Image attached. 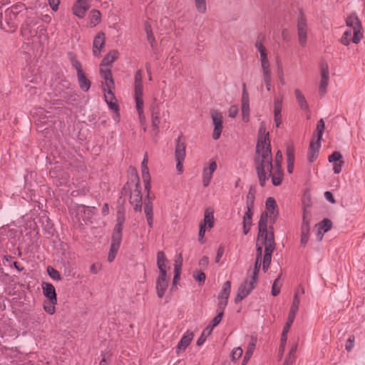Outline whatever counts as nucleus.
<instances>
[{
	"label": "nucleus",
	"instance_id": "1",
	"mask_svg": "<svg viewBox=\"0 0 365 365\" xmlns=\"http://www.w3.org/2000/svg\"><path fill=\"white\" fill-rule=\"evenodd\" d=\"M282 159V154L278 150L272 164L269 133L266 132L264 124L262 123L259 128L255 158V168L262 187L265 185L269 178H271L273 185L279 186L282 184L284 175Z\"/></svg>",
	"mask_w": 365,
	"mask_h": 365
},
{
	"label": "nucleus",
	"instance_id": "2",
	"mask_svg": "<svg viewBox=\"0 0 365 365\" xmlns=\"http://www.w3.org/2000/svg\"><path fill=\"white\" fill-rule=\"evenodd\" d=\"M31 13L26 6L22 3H18L5 10L1 14L0 27L6 32L14 31L18 26V21L20 17L26 14Z\"/></svg>",
	"mask_w": 365,
	"mask_h": 365
},
{
	"label": "nucleus",
	"instance_id": "3",
	"mask_svg": "<svg viewBox=\"0 0 365 365\" xmlns=\"http://www.w3.org/2000/svg\"><path fill=\"white\" fill-rule=\"evenodd\" d=\"M100 74L105 81L102 83V89L104 92L105 101L109 108L113 110L117 116H119V108L117 104V100L112 91L115 87V84L111 70L110 68L100 67Z\"/></svg>",
	"mask_w": 365,
	"mask_h": 365
},
{
	"label": "nucleus",
	"instance_id": "4",
	"mask_svg": "<svg viewBox=\"0 0 365 365\" xmlns=\"http://www.w3.org/2000/svg\"><path fill=\"white\" fill-rule=\"evenodd\" d=\"M122 195H129L130 202L135 210L140 211L142 207V194L140 179L137 174L131 178L122 189Z\"/></svg>",
	"mask_w": 365,
	"mask_h": 365
},
{
	"label": "nucleus",
	"instance_id": "5",
	"mask_svg": "<svg viewBox=\"0 0 365 365\" xmlns=\"http://www.w3.org/2000/svg\"><path fill=\"white\" fill-rule=\"evenodd\" d=\"M135 101L136 103V109L139 115L140 120L145 119L143 115V76L141 70L136 71L135 74Z\"/></svg>",
	"mask_w": 365,
	"mask_h": 365
},
{
	"label": "nucleus",
	"instance_id": "6",
	"mask_svg": "<svg viewBox=\"0 0 365 365\" xmlns=\"http://www.w3.org/2000/svg\"><path fill=\"white\" fill-rule=\"evenodd\" d=\"M346 26L353 31V43H359L364 37L362 24L356 13L350 14L345 20Z\"/></svg>",
	"mask_w": 365,
	"mask_h": 365
},
{
	"label": "nucleus",
	"instance_id": "7",
	"mask_svg": "<svg viewBox=\"0 0 365 365\" xmlns=\"http://www.w3.org/2000/svg\"><path fill=\"white\" fill-rule=\"evenodd\" d=\"M68 58L72 66L76 70L77 79L81 89L85 92L88 91L91 86V81L86 78L83 71L81 63L77 60L76 56L73 53H68Z\"/></svg>",
	"mask_w": 365,
	"mask_h": 365
},
{
	"label": "nucleus",
	"instance_id": "8",
	"mask_svg": "<svg viewBox=\"0 0 365 365\" xmlns=\"http://www.w3.org/2000/svg\"><path fill=\"white\" fill-rule=\"evenodd\" d=\"M297 30L299 44L304 47L307 45L308 38V24L307 19L302 10H299L297 19Z\"/></svg>",
	"mask_w": 365,
	"mask_h": 365
},
{
	"label": "nucleus",
	"instance_id": "9",
	"mask_svg": "<svg viewBox=\"0 0 365 365\" xmlns=\"http://www.w3.org/2000/svg\"><path fill=\"white\" fill-rule=\"evenodd\" d=\"M257 282V279L248 277L247 275V278L242 282L238 288L237 294L235 298V302L237 303L248 296L252 290L255 288Z\"/></svg>",
	"mask_w": 365,
	"mask_h": 365
},
{
	"label": "nucleus",
	"instance_id": "10",
	"mask_svg": "<svg viewBox=\"0 0 365 365\" xmlns=\"http://www.w3.org/2000/svg\"><path fill=\"white\" fill-rule=\"evenodd\" d=\"M29 14V13L26 14L27 18L21 28L22 36L27 39H30L36 35L37 32L35 27L38 23L36 15Z\"/></svg>",
	"mask_w": 365,
	"mask_h": 365
},
{
	"label": "nucleus",
	"instance_id": "11",
	"mask_svg": "<svg viewBox=\"0 0 365 365\" xmlns=\"http://www.w3.org/2000/svg\"><path fill=\"white\" fill-rule=\"evenodd\" d=\"M58 92V96L66 101H69L70 98H73L76 100L77 95L71 88V83L66 79H61L56 88Z\"/></svg>",
	"mask_w": 365,
	"mask_h": 365
},
{
	"label": "nucleus",
	"instance_id": "12",
	"mask_svg": "<svg viewBox=\"0 0 365 365\" xmlns=\"http://www.w3.org/2000/svg\"><path fill=\"white\" fill-rule=\"evenodd\" d=\"M185 157V143L181 140V137L179 136L176 140L175 150V158L177 162L176 168L180 173L182 172V164Z\"/></svg>",
	"mask_w": 365,
	"mask_h": 365
},
{
	"label": "nucleus",
	"instance_id": "13",
	"mask_svg": "<svg viewBox=\"0 0 365 365\" xmlns=\"http://www.w3.org/2000/svg\"><path fill=\"white\" fill-rule=\"evenodd\" d=\"M210 114L214 125L212 138L217 140L220 138L222 130L223 116L222 113L217 110H212Z\"/></svg>",
	"mask_w": 365,
	"mask_h": 365
},
{
	"label": "nucleus",
	"instance_id": "14",
	"mask_svg": "<svg viewBox=\"0 0 365 365\" xmlns=\"http://www.w3.org/2000/svg\"><path fill=\"white\" fill-rule=\"evenodd\" d=\"M272 225L273 224L269 223V217H267V213H262L258 222V237H267L270 234H274Z\"/></svg>",
	"mask_w": 365,
	"mask_h": 365
},
{
	"label": "nucleus",
	"instance_id": "15",
	"mask_svg": "<svg viewBox=\"0 0 365 365\" xmlns=\"http://www.w3.org/2000/svg\"><path fill=\"white\" fill-rule=\"evenodd\" d=\"M320 83L319 87V93L321 97H324L327 93V88L329 81V71L327 63H323L320 66Z\"/></svg>",
	"mask_w": 365,
	"mask_h": 365
},
{
	"label": "nucleus",
	"instance_id": "16",
	"mask_svg": "<svg viewBox=\"0 0 365 365\" xmlns=\"http://www.w3.org/2000/svg\"><path fill=\"white\" fill-rule=\"evenodd\" d=\"M242 120L244 122H248L250 120V99L249 94L246 89L245 83L242 84Z\"/></svg>",
	"mask_w": 365,
	"mask_h": 365
},
{
	"label": "nucleus",
	"instance_id": "17",
	"mask_svg": "<svg viewBox=\"0 0 365 365\" xmlns=\"http://www.w3.org/2000/svg\"><path fill=\"white\" fill-rule=\"evenodd\" d=\"M264 213H267V217H269V223L274 224L278 216V209L274 197H269L267 199L266 212Z\"/></svg>",
	"mask_w": 365,
	"mask_h": 365
},
{
	"label": "nucleus",
	"instance_id": "18",
	"mask_svg": "<svg viewBox=\"0 0 365 365\" xmlns=\"http://www.w3.org/2000/svg\"><path fill=\"white\" fill-rule=\"evenodd\" d=\"M106 37L103 32H98L93 41V54L96 57H100L102 49L105 46Z\"/></svg>",
	"mask_w": 365,
	"mask_h": 365
},
{
	"label": "nucleus",
	"instance_id": "19",
	"mask_svg": "<svg viewBox=\"0 0 365 365\" xmlns=\"http://www.w3.org/2000/svg\"><path fill=\"white\" fill-rule=\"evenodd\" d=\"M125 212L123 209H119L116 215V225H115L112 237L122 239V230L125 222Z\"/></svg>",
	"mask_w": 365,
	"mask_h": 365
},
{
	"label": "nucleus",
	"instance_id": "20",
	"mask_svg": "<svg viewBox=\"0 0 365 365\" xmlns=\"http://www.w3.org/2000/svg\"><path fill=\"white\" fill-rule=\"evenodd\" d=\"M299 306V299L297 293L294 294L292 304L291 306L287 322L284 327L290 328L296 317Z\"/></svg>",
	"mask_w": 365,
	"mask_h": 365
},
{
	"label": "nucleus",
	"instance_id": "21",
	"mask_svg": "<svg viewBox=\"0 0 365 365\" xmlns=\"http://www.w3.org/2000/svg\"><path fill=\"white\" fill-rule=\"evenodd\" d=\"M168 287L167 274H160L156 279V292L159 298H162Z\"/></svg>",
	"mask_w": 365,
	"mask_h": 365
},
{
	"label": "nucleus",
	"instance_id": "22",
	"mask_svg": "<svg viewBox=\"0 0 365 365\" xmlns=\"http://www.w3.org/2000/svg\"><path fill=\"white\" fill-rule=\"evenodd\" d=\"M89 9V5L84 0H76L72 7L73 13L75 16L78 18H83L86 15V11Z\"/></svg>",
	"mask_w": 365,
	"mask_h": 365
},
{
	"label": "nucleus",
	"instance_id": "23",
	"mask_svg": "<svg viewBox=\"0 0 365 365\" xmlns=\"http://www.w3.org/2000/svg\"><path fill=\"white\" fill-rule=\"evenodd\" d=\"M217 165L215 161H212L208 168H205L202 170V183L204 187L209 186L212 175L217 170Z\"/></svg>",
	"mask_w": 365,
	"mask_h": 365
},
{
	"label": "nucleus",
	"instance_id": "24",
	"mask_svg": "<svg viewBox=\"0 0 365 365\" xmlns=\"http://www.w3.org/2000/svg\"><path fill=\"white\" fill-rule=\"evenodd\" d=\"M161 113L158 105L153 106L151 108V123L155 134L159 132V125L160 123Z\"/></svg>",
	"mask_w": 365,
	"mask_h": 365
},
{
	"label": "nucleus",
	"instance_id": "25",
	"mask_svg": "<svg viewBox=\"0 0 365 365\" xmlns=\"http://www.w3.org/2000/svg\"><path fill=\"white\" fill-rule=\"evenodd\" d=\"M320 147L321 140L313 139L310 142L307 154V158L309 163H313L317 158Z\"/></svg>",
	"mask_w": 365,
	"mask_h": 365
},
{
	"label": "nucleus",
	"instance_id": "26",
	"mask_svg": "<svg viewBox=\"0 0 365 365\" xmlns=\"http://www.w3.org/2000/svg\"><path fill=\"white\" fill-rule=\"evenodd\" d=\"M255 48L257 49L260 54V64L261 67L270 66L269 59L267 58V53L265 47L263 46L261 40H257L255 42Z\"/></svg>",
	"mask_w": 365,
	"mask_h": 365
},
{
	"label": "nucleus",
	"instance_id": "27",
	"mask_svg": "<svg viewBox=\"0 0 365 365\" xmlns=\"http://www.w3.org/2000/svg\"><path fill=\"white\" fill-rule=\"evenodd\" d=\"M193 338V334L192 331H187L181 339L178 342L176 346V352L179 354L182 351H185V349L189 346Z\"/></svg>",
	"mask_w": 365,
	"mask_h": 365
},
{
	"label": "nucleus",
	"instance_id": "28",
	"mask_svg": "<svg viewBox=\"0 0 365 365\" xmlns=\"http://www.w3.org/2000/svg\"><path fill=\"white\" fill-rule=\"evenodd\" d=\"M120 238L112 237L110 251L108 256V261L111 262L114 260L121 242Z\"/></svg>",
	"mask_w": 365,
	"mask_h": 365
},
{
	"label": "nucleus",
	"instance_id": "29",
	"mask_svg": "<svg viewBox=\"0 0 365 365\" xmlns=\"http://www.w3.org/2000/svg\"><path fill=\"white\" fill-rule=\"evenodd\" d=\"M287 168L289 174L293 173L294 163V148L292 145H288L286 150Z\"/></svg>",
	"mask_w": 365,
	"mask_h": 365
},
{
	"label": "nucleus",
	"instance_id": "30",
	"mask_svg": "<svg viewBox=\"0 0 365 365\" xmlns=\"http://www.w3.org/2000/svg\"><path fill=\"white\" fill-rule=\"evenodd\" d=\"M252 216H253V210L252 209H247L243 217H242V225H243V233L244 235H247L250 230L252 222Z\"/></svg>",
	"mask_w": 365,
	"mask_h": 365
},
{
	"label": "nucleus",
	"instance_id": "31",
	"mask_svg": "<svg viewBox=\"0 0 365 365\" xmlns=\"http://www.w3.org/2000/svg\"><path fill=\"white\" fill-rule=\"evenodd\" d=\"M41 287L46 299H57L55 287L51 283L43 282Z\"/></svg>",
	"mask_w": 365,
	"mask_h": 365
},
{
	"label": "nucleus",
	"instance_id": "32",
	"mask_svg": "<svg viewBox=\"0 0 365 365\" xmlns=\"http://www.w3.org/2000/svg\"><path fill=\"white\" fill-rule=\"evenodd\" d=\"M261 238L263 239L264 253H268L269 255H272L275 249L274 234H270L267 237H262Z\"/></svg>",
	"mask_w": 365,
	"mask_h": 365
},
{
	"label": "nucleus",
	"instance_id": "33",
	"mask_svg": "<svg viewBox=\"0 0 365 365\" xmlns=\"http://www.w3.org/2000/svg\"><path fill=\"white\" fill-rule=\"evenodd\" d=\"M148 159L146 157L144 158L141 163V168H142V178L145 182V188L146 190H149L150 187V176L149 174L148 168L147 166Z\"/></svg>",
	"mask_w": 365,
	"mask_h": 365
},
{
	"label": "nucleus",
	"instance_id": "34",
	"mask_svg": "<svg viewBox=\"0 0 365 365\" xmlns=\"http://www.w3.org/2000/svg\"><path fill=\"white\" fill-rule=\"evenodd\" d=\"M118 55H119V53H118V51H116V50L110 51L103 58V60L100 64V67L110 66L118 58Z\"/></svg>",
	"mask_w": 365,
	"mask_h": 365
},
{
	"label": "nucleus",
	"instance_id": "35",
	"mask_svg": "<svg viewBox=\"0 0 365 365\" xmlns=\"http://www.w3.org/2000/svg\"><path fill=\"white\" fill-rule=\"evenodd\" d=\"M167 259L163 252L159 251L157 253V265L160 271V274H167L166 271Z\"/></svg>",
	"mask_w": 365,
	"mask_h": 365
},
{
	"label": "nucleus",
	"instance_id": "36",
	"mask_svg": "<svg viewBox=\"0 0 365 365\" xmlns=\"http://www.w3.org/2000/svg\"><path fill=\"white\" fill-rule=\"evenodd\" d=\"M214 225V216L213 212L210 211L209 209H207L205 212L204 220L200 223V225L203 227L207 226L209 229H211Z\"/></svg>",
	"mask_w": 365,
	"mask_h": 365
},
{
	"label": "nucleus",
	"instance_id": "37",
	"mask_svg": "<svg viewBox=\"0 0 365 365\" xmlns=\"http://www.w3.org/2000/svg\"><path fill=\"white\" fill-rule=\"evenodd\" d=\"M260 267H261V258H256V260H255V262L254 264V267L250 268L247 270V275L248 276V277L255 278V279H257Z\"/></svg>",
	"mask_w": 365,
	"mask_h": 365
},
{
	"label": "nucleus",
	"instance_id": "38",
	"mask_svg": "<svg viewBox=\"0 0 365 365\" xmlns=\"http://www.w3.org/2000/svg\"><path fill=\"white\" fill-rule=\"evenodd\" d=\"M296 99L297 101V103L301 109L304 110H307L309 108L308 103L305 99L303 93L300 91L299 89H295L294 91Z\"/></svg>",
	"mask_w": 365,
	"mask_h": 365
},
{
	"label": "nucleus",
	"instance_id": "39",
	"mask_svg": "<svg viewBox=\"0 0 365 365\" xmlns=\"http://www.w3.org/2000/svg\"><path fill=\"white\" fill-rule=\"evenodd\" d=\"M0 331L6 337H16L17 331L12 329L11 327L7 324H2L0 326Z\"/></svg>",
	"mask_w": 365,
	"mask_h": 365
},
{
	"label": "nucleus",
	"instance_id": "40",
	"mask_svg": "<svg viewBox=\"0 0 365 365\" xmlns=\"http://www.w3.org/2000/svg\"><path fill=\"white\" fill-rule=\"evenodd\" d=\"M231 291V282L226 281L222 287L217 299L228 300Z\"/></svg>",
	"mask_w": 365,
	"mask_h": 365
},
{
	"label": "nucleus",
	"instance_id": "41",
	"mask_svg": "<svg viewBox=\"0 0 365 365\" xmlns=\"http://www.w3.org/2000/svg\"><path fill=\"white\" fill-rule=\"evenodd\" d=\"M262 69V75L264 83L266 85L267 90L269 91L271 90V69L270 66L263 67Z\"/></svg>",
	"mask_w": 365,
	"mask_h": 365
},
{
	"label": "nucleus",
	"instance_id": "42",
	"mask_svg": "<svg viewBox=\"0 0 365 365\" xmlns=\"http://www.w3.org/2000/svg\"><path fill=\"white\" fill-rule=\"evenodd\" d=\"M57 299H46L43 302V309L49 314H53L56 312V304Z\"/></svg>",
	"mask_w": 365,
	"mask_h": 365
},
{
	"label": "nucleus",
	"instance_id": "43",
	"mask_svg": "<svg viewBox=\"0 0 365 365\" xmlns=\"http://www.w3.org/2000/svg\"><path fill=\"white\" fill-rule=\"evenodd\" d=\"M340 42L344 46H349L351 43H353V31L351 29L347 28L344 32Z\"/></svg>",
	"mask_w": 365,
	"mask_h": 365
},
{
	"label": "nucleus",
	"instance_id": "44",
	"mask_svg": "<svg viewBox=\"0 0 365 365\" xmlns=\"http://www.w3.org/2000/svg\"><path fill=\"white\" fill-rule=\"evenodd\" d=\"M315 227L317 229H321L323 230V232H327L331 229L332 222L329 219H324L319 223L317 224Z\"/></svg>",
	"mask_w": 365,
	"mask_h": 365
},
{
	"label": "nucleus",
	"instance_id": "45",
	"mask_svg": "<svg viewBox=\"0 0 365 365\" xmlns=\"http://www.w3.org/2000/svg\"><path fill=\"white\" fill-rule=\"evenodd\" d=\"M255 342H256V340H253V341L251 344H250L248 349L245 354L242 365H246L247 361L250 360V359L254 351V349L255 346Z\"/></svg>",
	"mask_w": 365,
	"mask_h": 365
},
{
	"label": "nucleus",
	"instance_id": "46",
	"mask_svg": "<svg viewBox=\"0 0 365 365\" xmlns=\"http://www.w3.org/2000/svg\"><path fill=\"white\" fill-rule=\"evenodd\" d=\"M310 230L307 229H301L300 246L306 247L309 239Z\"/></svg>",
	"mask_w": 365,
	"mask_h": 365
},
{
	"label": "nucleus",
	"instance_id": "47",
	"mask_svg": "<svg viewBox=\"0 0 365 365\" xmlns=\"http://www.w3.org/2000/svg\"><path fill=\"white\" fill-rule=\"evenodd\" d=\"M212 331V327L210 328L207 327L202 332L200 336L198 338L197 341V345L201 346L206 340L207 337L211 334Z\"/></svg>",
	"mask_w": 365,
	"mask_h": 365
},
{
	"label": "nucleus",
	"instance_id": "48",
	"mask_svg": "<svg viewBox=\"0 0 365 365\" xmlns=\"http://www.w3.org/2000/svg\"><path fill=\"white\" fill-rule=\"evenodd\" d=\"M195 5L200 14H205L207 11L206 0H195Z\"/></svg>",
	"mask_w": 365,
	"mask_h": 365
},
{
	"label": "nucleus",
	"instance_id": "49",
	"mask_svg": "<svg viewBox=\"0 0 365 365\" xmlns=\"http://www.w3.org/2000/svg\"><path fill=\"white\" fill-rule=\"evenodd\" d=\"M255 193L250 190L247 195L246 207L247 209H254L255 204Z\"/></svg>",
	"mask_w": 365,
	"mask_h": 365
},
{
	"label": "nucleus",
	"instance_id": "50",
	"mask_svg": "<svg viewBox=\"0 0 365 365\" xmlns=\"http://www.w3.org/2000/svg\"><path fill=\"white\" fill-rule=\"evenodd\" d=\"M101 21V13L98 10H93L91 12V24L93 26Z\"/></svg>",
	"mask_w": 365,
	"mask_h": 365
},
{
	"label": "nucleus",
	"instance_id": "51",
	"mask_svg": "<svg viewBox=\"0 0 365 365\" xmlns=\"http://www.w3.org/2000/svg\"><path fill=\"white\" fill-rule=\"evenodd\" d=\"M316 130H317V139L316 140H321L322 138V134H323V132H324V122L323 119H320L317 122Z\"/></svg>",
	"mask_w": 365,
	"mask_h": 365
},
{
	"label": "nucleus",
	"instance_id": "52",
	"mask_svg": "<svg viewBox=\"0 0 365 365\" xmlns=\"http://www.w3.org/2000/svg\"><path fill=\"white\" fill-rule=\"evenodd\" d=\"M47 272L51 278L54 280H61V274L58 270L53 267L48 266L47 267Z\"/></svg>",
	"mask_w": 365,
	"mask_h": 365
},
{
	"label": "nucleus",
	"instance_id": "53",
	"mask_svg": "<svg viewBox=\"0 0 365 365\" xmlns=\"http://www.w3.org/2000/svg\"><path fill=\"white\" fill-rule=\"evenodd\" d=\"M281 112V108H274V122L277 127H279V125L282 123Z\"/></svg>",
	"mask_w": 365,
	"mask_h": 365
},
{
	"label": "nucleus",
	"instance_id": "54",
	"mask_svg": "<svg viewBox=\"0 0 365 365\" xmlns=\"http://www.w3.org/2000/svg\"><path fill=\"white\" fill-rule=\"evenodd\" d=\"M280 284H279V277H278L273 282L272 287V294L273 296H277L280 292Z\"/></svg>",
	"mask_w": 365,
	"mask_h": 365
},
{
	"label": "nucleus",
	"instance_id": "55",
	"mask_svg": "<svg viewBox=\"0 0 365 365\" xmlns=\"http://www.w3.org/2000/svg\"><path fill=\"white\" fill-rule=\"evenodd\" d=\"M223 314H222V313L217 312V316L214 317V319L212 320L211 323L207 327L210 328L212 327V329H213L215 327H217L220 323V322L222 319Z\"/></svg>",
	"mask_w": 365,
	"mask_h": 365
},
{
	"label": "nucleus",
	"instance_id": "56",
	"mask_svg": "<svg viewBox=\"0 0 365 365\" xmlns=\"http://www.w3.org/2000/svg\"><path fill=\"white\" fill-rule=\"evenodd\" d=\"M341 158H342V155H341V153L339 151H334L332 153L331 155H330L329 156L328 160L329 163L339 162V161H342Z\"/></svg>",
	"mask_w": 365,
	"mask_h": 365
},
{
	"label": "nucleus",
	"instance_id": "57",
	"mask_svg": "<svg viewBox=\"0 0 365 365\" xmlns=\"http://www.w3.org/2000/svg\"><path fill=\"white\" fill-rule=\"evenodd\" d=\"M242 353L243 351L241 347L235 348L231 354L232 360L234 361H237L241 357Z\"/></svg>",
	"mask_w": 365,
	"mask_h": 365
},
{
	"label": "nucleus",
	"instance_id": "58",
	"mask_svg": "<svg viewBox=\"0 0 365 365\" xmlns=\"http://www.w3.org/2000/svg\"><path fill=\"white\" fill-rule=\"evenodd\" d=\"M218 303L217 306V312L224 314V310L227 305L228 300L217 299Z\"/></svg>",
	"mask_w": 365,
	"mask_h": 365
},
{
	"label": "nucleus",
	"instance_id": "59",
	"mask_svg": "<svg viewBox=\"0 0 365 365\" xmlns=\"http://www.w3.org/2000/svg\"><path fill=\"white\" fill-rule=\"evenodd\" d=\"M289 329L290 328H287V329H286V327H284L283 330H282V336H281V349H282V351H283L284 347L287 340V334L289 332Z\"/></svg>",
	"mask_w": 365,
	"mask_h": 365
},
{
	"label": "nucleus",
	"instance_id": "60",
	"mask_svg": "<svg viewBox=\"0 0 365 365\" xmlns=\"http://www.w3.org/2000/svg\"><path fill=\"white\" fill-rule=\"evenodd\" d=\"M304 228L310 230V219L308 217L306 212H304L303 220L301 226V229Z\"/></svg>",
	"mask_w": 365,
	"mask_h": 365
},
{
	"label": "nucleus",
	"instance_id": "61",
	"mask_svg": "<svg viewBox=\"0 0 365 365\" xmlns=\"http://www.w3.org/2000/svg\"><path fill=\"white\" fill-rule=\"evenodd\" d=\"M182 263V257L181 254H179L175 260L174 264V271H176V269H178V272H181V267Z\"/></svg>",
	"mask_w": 365,
	"mask_h": 365
},
{
	"label": "nucleus",
	"instance_id": "62",
	"mask_svg": "<svg viewBox=\"0 0 365 365\" xmlns=\"http://www.w3.org/2000/svg\"><path fill=\"white\" fill-rule=\"evenodd\" d=\"M193 278L196 281H198L200 283H204L205 281L206 276L204 272L200 271V272H197L196 273H195L193 274Z\"/></svg>",
	"mask_w": 365,
	"mask_h": 365
},
{
	"label": "nucleus",
	"instance_id": "63",
	"mask_svg": "<svg viewBox=\"0 0 365 365\" xmlns=\"http://www.w3.org/2000/svg\"><path fill=\"white\" fill-rule=\"evenodd\" d=\"M144 212L146 217L153 216V204L150 201L145 202Z\"/></svg>",
	"mask_w": 365,
	"mask_h": 365
},
{
	"label": "nucleus",
	"instance_id": "64",
	"mask_svg": "<svg viewBox=\"0 0 365 365\" xmlns=\"http://www.w3.org/2000/svg\"><path fill=\"white\" fill-rule=\"evenodd\" d=\"M239 109L237 106H231L229 108L228 113L230 118H235L238 113Z\"/></svg>",
	"mask_w": 365,
	"mask_h": 365
}]
</instances>
